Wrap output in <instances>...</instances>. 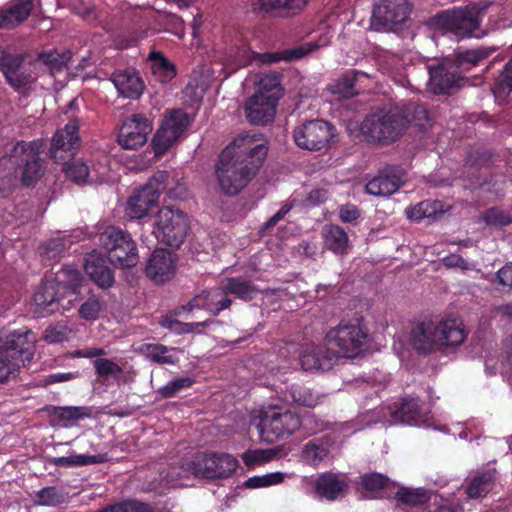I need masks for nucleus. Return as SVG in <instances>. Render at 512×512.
<instances>
[{
  "label": "nucleus",
  "instance_id": "1",
  "mask_svg": "<svg viewBox=\"0 0 512 512\" xmlns=\"http://www.w3.org/2000/svg\"><path fill=\"white\" fill-rule=\"evenodd\" d=\"M268 148L256 134H242L220 154L215 174L220 190L230 196L238 194L256 175Z\"/></svg>",
  "mask_w": 512,
  "mask_h": 512
},
{
  "label": "nucleus",
  "instance_id": "2",
  "mask_svg": "<svg viewBox=\"0 0 512 512\" xmlns=\"http://www.w3.org/2000/svg\"><path fill=\"white\" fill-rule=\"evenodd\" d=\"M36 341L35 333L27 328L0 336V383L32 360Z\"/></svg>",
  "mask_w": 512,
  "mask_h": 512
},
{
  "label": "nucleus",
  "instance_id": "3",
  "mask_svg": "<svg viewBox=\"0 0 512 512\" xmlns=\"http://www.w3.org/2000/svg\"><path fill=\"white\" fill-rule=\"evenodd\" d=\"M79 126L76 120L69 121L63 129L58 130L52 139L50 149L51 157L57 163H64L65 175L78 185L85 184L90 176V170L81 159H66L73 154L75 146L79 142Z\"/></svg>",
  "mask_w": 512,
  "mask_h": 512
},
{
  "label": "nucleus",
  "instance_id": "4",
  "mask_svg": "<svg viewBox=\"0 0 512 512\" xmlns=\"http://www.w3.org/2000/svg\"><path fill=\"white\" fill-rule=\"evenodd\" d=\"M43 144L34 141L29 144L18 142L14 145L11 153L0 159V180H7L11 183L18 174L19 161H24L22 170V181L26 185L36 182L43 173L39 153Z\"/></svg>",
  "mask_w": 512,
  "mask_h": 512
},
{
  "label": "nucleus",
  "instance_id": "5",
  "mask_svg": "<svg viewBox=\"0 0 512 512\" xmlns=\"http://www.w3.org/2000/svg\"><path fill=\"white\" fill-rule=\"evenodd\" d=\"M254 422L260 438L269 443L288 438L303 424L297 413L277 406L260 409Z\"/></svg>",
  "mask_w": 512,
  "mask_h": 512
},
{
  "label": "nucleus",
  "instance_id": "6",
  "mask_svg": "<svg viewBox=\"0 0 512 512\" xmlns=\"http://www.w3.org/2000/svg\"><path fill=\"white\" fill-rule=\"evenodd\" d=\"M367 331L359 323L340 324L326 334L327 358H354L364 349Z\"/></svg>",
  "mask_w": 512,
  "mask_h": 512
},
{
  "label": "nucleus",
  "instance_id": "7",
  "mask_svg": "<svg viewBox=\"0 0 512 512\" xmlns=\"http://www.w3.org/2000/svg\"><path fill=\"white\" fill-rule=\"evenodd\" d=\"M406 122L397 108L382 109L368 115L360 129L368 141L386 144L400 138L406 129Z\"/></svg>",
  "mask_w": 512,
  "mask_h": 512
},
{
  "label": "nucleus",
  "instance_id": "8",
  "mask_svg": "<svg viewBox=\"0 0 512 512\" xmlns=\"http://www.w3.org/2000/svg\"><path fill=\"white\" fill-rule=\"evenodd\" d=\"M190 230L187 214L172 206H164L155 215L153 234L156 239L173 248H179Z\"/></svg>",
  "mask_w": 512,
  "mask_h": 512
},
{
  "label": "nucleus",
  "instance_id": "9",
  "mask_svg": "<svg viewBox=\"0 0 512 512\" xmlns=\"http://www.w3.org/2000/svg\"><path fill=\"white\" fill-rule=\"evenodd\" d=\"M238 466L239 461L228 453H197L187 463L184 472L207 479H227L235 473Z\"/></svg>",
  "mask_w": 512,
  "mask_h": 512
},
{
  "label": "nucleus",
  "instance_id": "10",
  "mask_svg": "<svg viewBox=\"0 0 512 512\" xmlns=\"http://www.w3.org/2000/svg\"><path fill=\"white\" fill-rule=\"evenodd\" d=\"M100 243L113 265L128 268L138 263L136 244L131 236L123 230L113 226L107 227L100 234Z\"/></svg>",
  "mask_w": 512,
  "mask_h": 512
},
{
  "label": "nucleus",
  "instance_id": "11",
  "mask_svg": "<svg viewBox=\"0 0 512 512\" xmlns=\"http://www.w3.org/2000/svg\"><path fill=\"white\" fill-rule=\"evenodd\" d=\"M309 51L310 49L306 50L304 47H299L286 50L281 53H255L247 47L234 48L226 57L225 62L223 63V67L221 68V70H225V75L223 78H226L228 74H231L237 69L247 65L269 64L278 62L280 60L299 59Z\"/></svg>",
  "mask_w": 512,
  "mask_h": 512
},
{
  "label": "nucleus",
  "instance_id": "12",
  "mask_svg": "<svg viewBox=\"0 0 512 512\" xmlns=\"http://www.w3.org/2000/svg\"><path fill=\"white\" fill-rule=\"evenodd\" d=\"M478 14L476 7L446 11L437 15L435 24L443 34H451L458 39L480 37Z\"/></svg>",
  "mask_w": 512,
  "mask_h": 512
},
{
  "label": "nucleus",
  "instance_id": "13",
  "mask_svg": "<svg viewBox=\"0 0 512 512\" xmlns=\"http://www.w3.org/2000/svg\"><path fill=\"white\" fill-rule=\"evenodd\" d=\"M167 181H169L167 171L156 172L145 186L136 190L127 200L125 209L127 216L132 219L146 216L165 190Z\"/></svg>",
  "mask_w": 512,
  "mask_h": 512
},
{
  "label": "nucleus",
  "instance_id": "14",
  "mask_svg": "<svg viewBox=\"0 0 512 512\" xmlns=\"http://www.w3.org/2000/svg\"><path fill=\"white\" fill-rule=\"evenodd\" d=\"M375 423L388 425L404 423L415 426H430L429 413L424 411L417 399H404L399 406H381L375 411Z\"/></svg>",
  "mask_w": 512,
  "mask_h": 512
},
{
  "label": "nucleus",
  "instance_id": "15",
  "mask_svg": "<svg viewBox=\"0 0 512 512\" xmlns=\"http://www.w3.org/2000/svg\"><path fill=\"white\" fill-rule=\"evenodd\" d=\"M334 135V127L324 120L304 122L293 131L295 144L300 149L308 151L327 150Z\"/></svg>",
  "mask_w": 512,
  "mask_h": 512
},
{
  "label": "nucleus",
  "instance_id": "16",
  "mask_svg": "<svg viewBox=\"0 0 512 512\" xmlns=\"http://www.w3.org/2000/svg\"><path fill=\"white\" fill-rule=\"evenodd\" d=\"M188 125L189 117L181 110H175L166 115L152 140L155 154L165 153L179 139Z\"/></svg>",
  "mask_w": 512,
  "mask_h": 512
},
{
  "label": "nucleus",
  "instance_id": "17",
  "mask_svg": "<svg viewBox=\"0 0 512 512\" xmlns=\"http://www.w3.org/2000/svg\"><path fill=\"white\" fill-rule=\"evenodd\" d=\"M408 15L407 0H381L373 9L371 26L378 31L391 30L406 21Z\"/></svg>",
  "mask_w": 512,
  "mask_h": 512
},
{
  "label": "nucleus",
  "instance_id": "18",
  "mask_svg": "<svg viewBox=\"0 0 512 512\" xmlns=\"http://www.w3.org/2000/svg\"><path fill=\"white\" fill-rule=\"evenodd\" d=\"M151 131V123L144 116L132 115L123 121L119 130L118 143L124 149L135 150L146 143Z\"/></svg>",
  "mask_w": 512,
  "mask_h": 512
},
{
  "label": "nucleus",
  "instance_id": "19",
  "mask_svg": "<svg viewBox=\"0 0 512 512\" xmlns=\"http://www.w3.org/2000/svg\"><path fill=\"white\" fill-rule=\"evenodd\" d=\"M64 293L53 278L46 279L33 296L32 309L38 316H48L60 309Z\"/></svg>",
  "mask_w": 512,
  "mask_h": 512
},
{
  "label": "nucleus",
  "instance_id": "20",
  "mask_svg": "<svg viewBox=\"0 0 512 512\" xmlns=\"http://www.w3.org/2000/svg\"><path fill=\"white\" fill-rule=\"evenodd\" d=\"M404 179L405 172L401 167H388L366 184L365 191L373 196H390L400 188Z\"/></svg>",
  "mask_w": 512,
  "mask_h": 512
},
{
  "label": "nucleus",
  "instance_id": "21",
  "mask_svg": "<svg viewBox=\"0 0 512 512\" xmlns=\"http://www.w3.org/2000/svg\"><path fill=\"white\" fill-rule=\"evenodd\" d=\"M231 299L227 295L223 282L218 288L209 291H202L191 299L188 304L182 307V310L192 312L195 309H205L212 315L219 314L222 310L231 305Z\"/></svg>",
  "mask_w": 512,
  "mask_h": 512
},
{
  "label": "nucleus",
  "instance_id": "22",
  "mask_svg": "<svg viewBox=\"0 0 512 512\" xmlns=\"http://www.w3.org/2000/svg\"><path fill=\"white\" fill-rule=\"evenodd\" d=\"M429 88L435 94L448 93L451 89L460 87L465 79L455 71L450 63H443L438 66H429Z\"/></svg>",
  "mask_w": 512,
  "mask_h": 512
},
{
  "label": "nucleus",
  "instance_id": "23",
  "mask_svg": "<svg viewBox=\"0 0 512 512\" xmlns=\"http://www.w3.org/2000/svg\"><path fill=\"white\" fill-rule=\"evenodd\" d=\"M439 351L454 349L467 338V332L462 321L458 318L448 317L435 323Z\"/></svg>",
  "mask_w": 512,
  "mask_h": 512
},
{
  "label": "nucleus",
  "instance_id": "24",
  "mask_svg": "<svg viewBox=\"0 0 512 512\" xmlns=\"http://www.w3.org/2000/svg\"><path fill=\"white\" fill-rule=\"evenodd\" d=\"M174 272L175 259L173 254L162 248L156 249L147 262V276L156 283H163L170 280Z\"/></svg>",
  "mask_w": 512,
  "mask_h": 512
},
{
  "label": "nucleus",
  "instance_id": "25",
  "mask_svg": "<svg viewBox=\"0 0 512 512\" xmlns=\"http://www.w3.org/2000/svg\"><path fill=\"white\" fill-rule=\"evenodd\" d=\"M435 322L423 321L416 324L409 335L411 346L419 353H431L439 350Z\"/></svg>",
  "mask_w": 512,
  "mask_h": 512
},
{
  "label": "nucleus",
  "instance_id": "26",
  "mask_svg": "<svg viewBox=\"0 0 512 512\" xmlns=\"http://www.w3.org/2000/svg\"><path fill=\"white\" fill-rule=\"evenodd\" d=\"M347 490L346 481L335 473H323L315 480V493L320 499L335 501L343 498Z\"/></svg>",
  "mask_w": 512,
  "mask_h": 512
},
{
  "label": "nucleus",
  "instance_id": "27",
  "mask_svg": "<svg viewBox=\"0 0 512 512\" xmlns=\"http://www.w3.org/2000/svg\"><path fill=\"white\" fill-rule=\"evenodd\" d=\"M277 103L264 98L250 97L245 104V115L252 124L266 125L274 120Z\"/></svg>",
  "mask_w": 512,
  "mask_h": 512
},
{
  "label": "nucleus",
  "instance_id": "28",
  "mask_svg": "<svg viewBox=\"0 0 512 512\" xmlns=\"http://www.w3.org/2000/svg\"><path fill=\"white\" fill-rule=\"evenodd\" d=\"M84 268L86 274L99 287L105 288L112 285L114 276L111 270L105 265V260L101 254L97 252L87 254Z\"/></svg>",
  "mask_w": 512,
  "mask_h": 512
},
{
  "label": "nucleus",
  "instance_id": "29",
  "mask_svg": "<svg viewBox=\"0 0 512 512\" xmlns=\"http://www.w3.org/2000/svg\"><path fill=\"white\" fill-rule=\"evenodd\" d=\"M31 0H17L0 8V29H12L24 22L32 10Z\"/></svg>",
  "mask_w": 512,
  "mask_h": 512
},
{
  "label": "nucleus",
  "instance_id": "30",
  "mask_svg": "<svg viewBox=\"0 0 512 512\" xmlns=\"http://www.w3.org/2000/svg\"><path fill=\"white\" fill-rule=\"evenodd\" d=\"M255 91L251 97L264 98L277 103L282 97L280 76L277 73H263L255 77Z\"/></svg>",
  "mask_w": 512,
  "mask_h": 512
},
{
  "label": "nucleus",
  "instance_id": "31",
  "mask_svg": "<svg viewBox=\"0 0 512 512\" xmlns=\"http://www.w3.org/2000/svg\"><path fill=\"white\" fill-rule=\"evenodd\" d=\"M112 82L119 94L125 98L138 99L144 90L141 77L134 71H122L115 73Z\"/></svg>",
  "mask_w": 512,
  "mask_h": 512
},
{
  "label": "nucleus",
  "instance_id": "32",
  "mask_svg": "<svg viewBox=\"0 0 512 512\" xmlns=\"http://www.w3.org/2000/svg\"><path fill=\"white\" fill-rule=\"evenodd\" d=\"M216 72L214 68L210 69L207 67L194 70L185 88V94L190 96L194 101H199L212 84V81L220 78V74L215 75Z\"/></svg>",
  "mask_w": 512,
  "mask_h": 512
},
{
  "label": "nucleus",
  "instance_id": "33",
  "mask_svg": "<svg viewBox=\"0 0 512 512\" xmlns=\"http://www.w3.org/2000/svg\"><path fill=\"white\" fill-rule=\"evenodd\" d=\"M22 59L17 55L3 54L0 57V67L11 86L19 89L28 82L27 77L21 72Z\"/></svg>",
  "mask_w": 512,
  "mask_h": 512
},
{
  "label": "nucleus",
  "instance_id": "34",
  "mask_svg": "<svg viewBox=\"0 0 512 512\" xmlns=\"http://www.w3.org/2000/svg\"><path fill=\"white\" fill-rule=\"evenodd\" d=\"M334 358H327L326 352L318 346H308L300 355V363L305 371L328 370Z\"/></svg>",
  "mask_w": 512,
  "mask_h": 512
},
{
  "label": "nucleus",
  "instance_id": "35",
  "mask_svg": "<svg viewBox=\"0 0 512 512\" xmlns=\"http://www.w3.org/2000/svg\"><path fill=\"white\" fill-rule=\"evenodd\" d=\"M324 244L327 249L336 253L348 252L349 240L346 232L338 225H326L323 229Z\"/></svg>",
  "mask_w": 512,
  "mask_h": 512
},
{
  "label": "nucleus",
  "instance_id": "36",
  "mask_svg": "<svg viewBox=\"0 0 512 512\" xmlns=\"http://www.w3.org/2000/svg\"><path fill=\"white\" fill-rule=\"evenodd\" d=\"M152 77L160 83L170 82L176 76V68L172 62L160 52H151L149 55Z\"/></svg>",
  "mask_w": 512,
  "mask_h": 512
},
{
  "label": "nucleus",
  "instance_id": "37",
  "mask_svg": "<svg viewBox=\"0 0 512 512\" xmlns=\"http://www.w3.org/2000/svg\"><path fill=\"white\" fill-rule=\"evenodd\" d=\"M494 51V47L485 46L471 50L457 51L453 66L461 71H467L478 65L480 61L490 56Z\"/></svg>",
  "mask_w": 512,
  "mask_h": 512
},
{
  "label": "nucleus",
  "instance_id": "38",
  "mask_svg": "<svg viewBox=\"0 0 512 512\" xmlns=\"http://www.w3.org/2000/svg\"><path fill=\"white\" fill-rule=\"evenodd\" d=\"M444 212L445 206L438 200H425L406 209V215L412 221L435 218Z\"/></svg>",
  "mask_w": 512,
  "mask_h": 512
},
{
  "label": "nucleus",
  "instance_id": "39",
  "mask_svg": "<svg viewBox=\"0 0 512 512\" xmlns=\"http://www.w3.org/2000/svg\"><path fill=\"white\" fill-rule=\"evenodd\" d=\"M307 0H259L260 9L277 12L284 16L295 15L306 5Z\"/></svg>",
  "mask_w": 512,
  "mask_h": 512
},
{
  "label": "nucleus",
  "instance_id": "40",
  "mask_svg": "<svg viewBox=\"0 0 512 512\" xmlns=\"http://www.w3.org/2000/svg\"><path fill=\"white\" fill-rule=\"evenodd\" d=\"M175 348H168L162 344L144 343L139 346L138 351L149 360L160 364H174L177 358L171 352Z\"/></svg>",
  "mask_w": 512,
  "mask_h": 512
},
{
  "label": "nucleus",
  "instance_id": "41",
  "mask_svg": "<svg viewBox=\"0 0 512 512\" xmlns=\"http://www.w3.org/2000/svg\"><path fill=\"white\" fill-rule=\"evenodd\" d=\"M52 415L59 425L68 427L77 420L90 417L91 411L83 406L55 407Z\"/></svg>",
  "mask_w": 512,
  "mask_h": 512
},
{
  "label": "nucleus",
  "instance_id": "42",
  "mask_svg": "<svg viewBox=\"0 0 512 512\" xmlns=\"http://www.w3.org/2000/svg\"><path fill=\"white\" fill-rule=\"evenodd\" d=\"M163 328L175 334L201 333L202 328L208 326L212 321L185 323L178 320L174 315H165L160 320Z\"/></svg>",
  "mask_w": 512,
  "mask_h": 512
},
{
  "label": "nucleus",
  "instance_id": "43",
  "mask_svg": "<svg viewBox=\"0 0 512 512\" xmlns=\"http://www.w3.org/2000/svg\"><path fill=\"white\" fill-rule=\"evenodd\" d=\"M329 454L328 444L320 439L307 443L301 453L302 460L312 466H318Z\"/></svg>",
  "mask_w": 512,
  "mask_h": 512
},
{
  "label": "nucleus",
  "instance_id": "44",
  "mask_svg": "<svg viewBox=\"0 0 512 512\" xmlns=\"http://www.w3.org/2000/svg\"><path fill=\"white\" fill-rule=\"evenodd\" d=\"M227 294L231 293L243 300H251L257 294V288L242 278H227L223 281Z\"/></svg>",
  "mask_w": 512,
  "mask_h": 512
},
{
  "label": "nucleus",
  "instance_id": "45",
  "mask_svg": "<svg viewBox=\"0 0 512 512\" xmlns=\"http://www.w3.org/2000/svg\"><path fill=\"white\" fill-rule=\"evenodd\" d=\"M63 293H76L81 285L80 272L73 268H63L53 278Z\"/></svg>",
  "mask_w": 512,
  "mask_h": 512
},
{
  "label": "nucleus",
  "instance_id": "46",
  "mask_svg": "<svg viewBox=\"0 0 512 512\" xmlns=\"http://www.w3.org/2000/svg\"><path fill=\"white\" fill-rule=\"evenodd\" d=\"M103 460L104 457L101 455H84L71 452L68 456L54 458L52 463L58 467H77L98 464Z\"/></svg>",
  "mask_w": 512,
  "mask_h": 512
},
{
  "label": "nucleus",
  "instance_id": "47",
  "mask_svg": "<svg viewBox=\"0 0 512 512\" xmlns=\"http://www.w3.org/2000/svg\"><path fill=\"white\" fill-rule=\"evenodd\" d=\"M493 487V475L490 472H484L474 476L467 487V495L470 498H479L485 496Z\"/></svg>",
  "mask_w": 512,
  "mask_h": 512
},
{
  "label": "nucleus",
  "instance_id": "48",
  "mask_svg": "<svg viewBox=\"0 0 512 512\" xmlns=\"http://www.w3.org/2000/svg\"><path fill=\"white\" fill-rule=\"evenodd\" d=\"M95 373L99 378L119 379L123 374V369L118 363L108 358H97L93 361Z\"/></svg>",
  "mask_w": 512,
  "mask_h": 512
},
{
  "label": "nucleus",
  "instance_id": "49",
  "mask_svg": "<svg viewBox=\"0 0 512 512\" xmlns=\"http://www.w3.org/2000/svg\"><path fill=\"white\" fill-rule=\"evenodd\" d=\"M285 476L286 475L282 472H272L264 475L253 476L244 482V487L248 489L270 487L282 483Z\"/></svg>",
  "mask_w": 512,
  "mask_h": 512
},
{
  "label": "nucleus",
  "instance_id": "50",
  "mask_svg": "<svg viewBox=\"0 0 512 512\" xmlns=\"http://www.w3.org/2000/svg\"><path fill=\"white\" fill-rule=\"evenodd\" d=\"M401 117L406 120V126L409 123H412L418 128L425 127L426 123L428 122V112L427 109L420 104H409L405 110L403 111V114L401 113Z\"/></svg>",
  "mask_w": 512,
  "mask_h": 512
},
{
  "label": "nucleus",
  "instance_id": "51",
  "mask_svg": "<svg viewBox=\"0 0 512 512\" xmlns=\"http://www.w3.org/2000/svg\"><path fill=\"white\" fill-rule=\"evenodd\" d=\"M396 498L401 503L411 506L423 504L429 499L425 490L408 487H399L396 492Z\"/></svg>",
  "mask_w": 512,
  "mask_h": 512
},
{
  "label": "nucleus",
  "instance_id": "52",
  "mask_svg": "<svg viewBox=\"0 0 512 512\" xmlns=\"http://www.w3.org/2000/svg\"><path fill=\"white\" fill-rule=\"evenodd\" d=\"M276 456L274 449H253L245 451L241 458L247 467L260 466Z\"/></svg>",
  "mask_w": 512,
  "mask_h": 512
},
{
  "label": "nucleus",
  "instance_id": "53",
  "mask_svg": "<svg viewBox=\"0 0 512 512\" xmlns=\"http://www.w3.org/2000/svg\"><path fill=\"white\" fill-rule=\"evenodd\" d=\"M361 479L362 487L367 492L371 493L378 492L386 488L396 487L394 482H391L386 476L379 473L366 474L363 475Z\"/></svg>",
  "mask_w": 512,
  "mask_h": 512
},
{
  "label": "nucleus",
  "instance_id": "54",
  "mask_svg": "<svg viewBox=\"0 0 512 512\" xmlns=\"http://www.w3.org/2000/svg\"><path fill=\"white\" fill-rule=\"evenodd\" d=\"M71 57L70 51H63L62 53L50 51L40 56L43 63L46 64L52 72L60 71L71 60Z\"/></svg>",
  "mask_w": 512,
  "mask_h": 512
},
{
  "label": "nucleus",
  "instance_id": "55",
  "mask_svg": "<svg viewBox=\"0 0 512 512\" xmlns=\"http://www.w3.org/2000/svg\"><path fill=\"white\" fill-rule=\"evenodd\" d=\"M36 497V502L44 506H57L65 502V494L55 487L41 489Z\"/></svg>",
  "mask_w": 512,
  "mask_h": 512
},
{
  "label": "nucleus",
  "instance_id": "56",
  "mask_svg": "<svg viewBox=\"0 0 512 512\" xmlns=\"http://www.w3.org/2000/svg\"><path fill=\"white\" fill-rule=\"evenodd\" d=\"M289 393L292 400L300 405L314 406L318 403V397L304 386L292 385Z\"/></svg>",
  "mask_w": 512,
  "mask_h": 512
},
{
  "label": "nucleus",
  "instance_id": "57",
  "mask_svg": "<svg viewBox=\"0 0 512 512\" xmlns=\"http://www.w3.org/2000/svg\"><path fill=\"white\" fill-rule=\"evenodd\" d=\"M103 309V303L95 296L90 297L79 308V316L86 321H95Z\"/></svg>",
  "mask_w": 512,
  "mask_h": 512
},
{
  "label": "nucleus",
  "instance_id": "58",
  "mask_svg": "<svg viewBox=\"0 0 512 512\" xmlns=\"http://www.w3.org/2000/svg\"><path fill=\"white\" fill-rule=\"evenodd\" d=\"M168 173L169 181L163 192H167L168 196L172 199H182L186 196V184L182 178L176 174Z\"/></svg>",
  "mask_w": 512,
  "mask_h": 512
},
{
  "label": "nucleus",
  "instance_id": "59",
  "mask_svg": "<svg viewBox=\"0 0 512 512\" xmlns=\"http://www.w3.org/2000/svg\"><path fill=\"white\" fill-rule=\"evenodd\" d=\"M512 90V58L505 65L502 73L500 74L496 87L494 89L495 95H508Z\"/></svg>",
  "mask_w": 512,
  "mask_h": 512
},
{
  "label": "nucleus",
  "instance_id": "60",
  "mask_svg": "<svg viewBox=\"0 0 512 512\" xmlns=\"http://www.w3.org/2000/svg\"><path fill=\"white\" fill-rule=\"evenodd\" d=\"M365 76L364 73H353L352 76L346 75L345 78L336 85L334 93L338 94L339 98L353 97L357 92L355 90V80L359 77Z\"/></svg>",
  "mask_w": 512,
  "mask_h": 512
},
{
  "label": "nucleus",
  "instance_id": "61",
  "mask_svg": "<svg viewBox=\"0 0 512 512\" xmlns=\"http://www.w3.org/2000/svg\"><path fill=\"white\" fill-rule=\"evenodd\" d=\"M193 384V380L189 377H181L168 382L160 388V394L163 397H173L176 393L184 388H188Z\"/></svg>",
  "mask_w": 512,
  "mask_h": 512
},
{
  "label": "nucleus",
  "instance_id": "62",
  "mask_svg": "<svg viewBox=\"0 0 512 512\" xmlns=\"http://www.w3.org/2000/svg\"><path fill=\"white\" fill-rule=\"evenodd\" d=\"M484 221L491 226H504L512 221V217L503 211L491 208L487 210L483 215Z\"/></svg>",
  "mask_w": 512,
  "mask_h": 512
},
{
  "label": "nucleus",
  "instance_id": "63",
  "mask_svg": "<svg viewBox=\"0 0 512 512\" xmlns=\"http://www.w3.org/2000/svg\"><path fill=\"white\" fill-rule=\"evenodd\" d=\"M496 281L500 291L510 292L512 290V262L497 271Z\"/></svg>",
  "mask_w": 512,
  "mask_h": 512
},
{
  "label": "nucleus",
  "instance_id": "64",
  "mask_svg": "<svg viewBox=\"0 0 512 512\" xmlns=\"http://www.w3.org/2000/svg\"><path fill=\"white\" fill-rule=\"evenodd\" d=\"M101 512H151L148 505L136 502L127 501L120 503L109 508L102 510Z\"/></svg>",
  "mask_w": 512,
  "mask_h": 512
}]
</instances>
